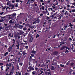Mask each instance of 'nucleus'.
Returning <instances> with one entry per match:
<instances>
[{
  "label": "nucleus",
  "instance_id": "ddd939ff",
  "mask_svg": "<svg viewBox=\"0 0 75 75\" xmlns=\"http://www.w3.org/2000/svg\"><path fill=\"white\" fill-rule=\"evenodd\" d=\"M70 74H73L74 75L75 74V73L73 71H70Z\"/></svg>",
  "mask_w": 75,
  "mask_h": 75
},
{
  "label": "nucleus",
  "instance_id": "6e6552de",
  "mask_svg": "<svg viewBox=\"0 0 75 75\" xmlns=\"http://www.w3.org/2000/svg\"><path fill=\"white\" fill-rule=\"evenodd\" d=\"M11 33L10 34H9L8 35V37H13V35L12 34L11 36Z\"/></svg>",
  "mask_w": 75,
  "mask_h": 75
},
{
  "label": "nucleus",
  "instance_id": "37998d69",
  "mask_svg": "<svg viewBox=\"0 0 75 75\" xmlns=\"http://www.w3.org/2000/svg\"><path fill=\"white\" fill-rule=\"evenodd\" d=\"M40 1L41 3H44V2L43 0H40Z\"/></svg>",
  "mask_w": 75,
  "mask_h": 75
},
{
  "label": "nucleus",
  "instance_id": "a211bd4d",
  "mask_svg": "<svg viewBox=\"0 0 75 75\" xmlns=\"http://www.w3.org/2000/svg\"><path fill=\"white\" fill-rule=\"evenodd\" d=\"M48 10H49V11H50L51 10L52 11H53V10H52V8H49L48 9Z\"/></svg>",
  "mask_w": 75,
  "mask_h": 75
},
{
  "label": "nucleus",
  "instance_id": "864d4df0",
  "mask_svg": "<svg viewBox=\"0 0 75 75\" xmlns=\"http://www.w3.org/2000/svg\"><path fill=\"white\" fill-rule=\"evenodd\" d=\"M59 56H57V57H56V59H59Z\"/></svg>",
  "mask_w": 75,
  "mask_h": 75
},
{
  "label": "nucleus",
  "instance_id": "b1692460",
  "mask_svg": "<svg viewBox=\"0 0 75 75\" xmlns=\"http://www.w3.org/2000/svg\"><path fill=\"white\" fill-rule=\"evenodd\" d=\"M4 21V19H2L0 20V22H1V23H2V22H3Z\"/></svg>",
  "mask_w": 75,
  "mask_h": 75
},
{
  "label": "nucleus",
  "instance_id": "4468645a",
  "mask_svg": "<svg viewBox=\"0 0 75 75\" xmlns=\"http://www.w3.org/2000/svg\"><path fill=\"white\" fill-rule=\"evenodd\" d=\"M31 53L33 54H36V51H35L34 50H32Z\"/></svg>",
  "mask_w": 75,
  "mask_h": 75
},
{
  "label": "nucleus",
  "instance_id": "4d7b16f0",
  "mask_svg": "<svg viewBox=\"0 0 75 75\" xmlns=\"http://www.w3.org/2000/svg\"><path fill=\"white\" fill-rule=\"evenodd\" d=\"M3 65V63H0V65Z\"/></svg>",
  "mask_w": 75,
  "mask_h": 75
},
{
  "label": "nucleus",
  "instance_id": "338daca9",
  "mask_svg": "<svg viewBox=\"0 0 75 75\" xmlns=\"http://www.w3.org/2000/svg\"><path fill=\"white\" fill-rule=\"evenodd\" d=\"M16 13H13V15L14 16H16Z\"/></svg>",
  "mask_w": 75,
  "mask_h": 75
},
{
  "label": "nucleus",
  "instance_id": "a878e982",
  "mask_svg": "<svg viewBox=\"0 0 75 75\" xmlns=\"http://www.w3.org/2000/svg\"><path fill=\"white\" fill-rule=\"evenodd\" d=\"M23 55H25V54H27V53H26L25 52H23Z\"/></svg>",
  "mask_w": 75,
  "mask_h": 75
},
{
  "label": "nucleus",
  "instance_id": "6ab92c4d",
  "mask_svg": "<svg viewBox=\"0 0 75 75\" xmlns=\"http://www.w3.org/2000/svg\"><path fill=\"white\" fill-rule=\"evenodd\" d=\"M69 26L70 27H72L73 26V25L71 24V23H70L69 24Z\"/></svg>",
  "mask_w": 75,
  "mask_h": 75
},
{
  "label": "nucleus",
  "instance_id": "49530a36",
  "mask_svg": "<svg viewBox=\"0 0 75 75\" xmlns=\"http://www.w3.org/2000/svg\"><path fill=\"white\" fill-rule=\"evenodd\" d=\"M13 44H15V40L14 39L13 40Z\"/></svg>",
  "mask_w": 75,
  "mask_h": 75
},
{
  "label": "nucleus",
  "instance_id": "1a4fd4ad",
  "mask_svg": "<svg viewBox=\"0 0 75 75\" xmlns=\"http://www.w3.org/2000/svg\"><path fill=\"white\" fill-rule=\"evenodd\" d=\"M31 1L30 0H28V2L26 4H29L31 3Z\"/></svg>",
  "mask_w": 75,
  "mask_h": 75
},
{
  "label": "nucleus",
  "instance_id": "412c9836",
  "mask_svg": "<svg viewBox=\"0 0 75 75\" xmlns=\"http://www.w3.org/2000/svg\"><path fill=\"white\" fill-rule=\"evenodd\" d=\"M51 69L52 70H54V69H55V68L54 67V66H52V67Z\"/></svg>",
  "mask_w": 75,
  "mask_h": 75
},
{
  "label": "nucleus",
  "instance_id": "3c124183",
  "mask_svg": "<svg viewBox=\"0 0 75 75\" xmlns=\"http://www.w3.org/2000/svg\"><path fill=\"white\" fill-rule=\"evenodd\" d=\"M16 75H18V74H19V72H17L16 71Z\"/></svg>",
  "mask_w": 75,
  "mask_h": 75
},
{
  "label": "nucleus",
  "instance_id": "f257e3e1",
  "mask_svg": "<svg viewBox=\"0 0 75 75\" xmlns=\"http://www.w3.org/2000/svg\"><path fill=\"white\" fill-rule=\"evenodd\" d=\"M9 20H10L9 21V23L10 24H14V23H15V20L14 19H12V17H9L8 18Z\"/></svg>",
  "mask_w": 75,
  "mask_h": 75
},
{
  "label": "nucleus",
  "instance_id": "603ef678",
  "mask_svg": "<svg viewBox=\"0 0 75 75\" xmlns=\"http://www.w3.org/2000/svg\"><path fill=\"white\" fill-rule=\"evenodd\" d=\"M11 67V63H9V67Z\"/></svg>",
  "mask_w": 75,
  "mask_h": 75
},
{
  "label": "nucleus",
  "instance_id": "79ce46f5",
  "mask_svg": "<svg viewBox=\"0 0 75 75\" xmlns=\"http://www.w3.org/2000/svg\"><path fill=\"white\" fill-rule=\"evenodd\" d=\"M38 68H37V67H35V71H37V70H38Z\"/></svg>",
  "mask_w": 75,
  "mask_h": 75
},
{
  "label": "nucleus",
  "instance_id": "7ed1b4c3",
  "mask_svg": "<svg viewBox=\"0 0 75 75\" xmlns=\"http://www.w3.org/2000/svg\"><path fill=\"white\" fill-rule=\"evenodd\" d=\"M24 25H19L18 27L19 28H20V29H22Z\"/></svg>",
  "mask_w": 75,
  "mask_h": 75
},
{
  "label": "nucleus",
  "instance_id": "6e6d98bb",
  "mask_svg": "<svg viewBox=\"0 0 75 75\" xmlns=\"http://www.w3.org/2000/svg\"><path fill=\"white\" fill-rule=\"evenodd\" d=\"M47 20H48V19H50V17L47 16Z\"/></svg>",
  "mask_w": 75,
  "mask_h": 75
},
{
  "label": "nucleus",
  "instance_id": "774afa93",
  "mask_svg": "<svg viewBox=\"0 0 75 75\" xmlns=\"http://www.w3.org/2000/svg\"><path fill=\"white\" fill-rule=\"evenodd\" d=\"M72 4L74 5V6H75V2L74 3H72Z\"/></svg>",
  "mask_w": 75,
  "mask_h": 75
},
{
  "label": "nucleus",
  "instance_id": "72a5a7b5",
  "mask_svg": "<svg viewBox=\"0 0 75 75\" xmlns=\"http://www.w3.org/2000/svg\"><path fill=\"white\" fill-rule=\"evenodd\" d=\"M70 64H71V66H73V65H74V63H70Z\"/></svg>",
  "mask_w": 75,
  "mask_h": 75
},
{
  "label": "nucleus",
  "instance_id": "423d86ee",
  "mask_svg": "<svg viewBox=\"0 0 75 75\" xmlns=\"http://www.w3.org/2000/svg\"><path fill=\"white\" fill-rule=\"evenodd\" d=\"M33 40V37H32L30 38L29 40V41L30 42H31Z\"/></svg>",
  "mask_w": 75,
  "mask_h": 75
},
{
  "label": "nucleus",
  "instance_id": "9d476101",
  "mask_svg": "<svg viewBox=\"0 0 75 75\" xmlns=\"http://www.w3.org/2000/svg\"><path fill=\"white\" fill-rule=\"evenodd\" d=\"M27 29V27L25 26L23 28V30L24 31H26Z\"/></svg>",
  "mask_w": 75,
  "mask_h": 75
},
{
  "label": "nucleus",
  "instance_id": "dca6fc26",
  "mask_svg": "<svg viewBox=\"0 0 75 75\" xmlns=\"http://www.w3.org/2000/svg\"><path fill=\"white\" fill-rule=\"evenodd\" d=\"M8 52H6L5 53L4 55V56H6V55H8Z\"/></svg>",
  "mask_w": 75,
  "mask_h": 75
},
{
  "label": "nucleus",
  "instance_id": "f3484780",
  "mask_svg": "<svg viewBox=\"0 0 75 75\" xmlns=\"http://www.w3.org/2000/svg\"><path fill=\"white\" fill-rule=\"evenodd\" d=\"M29 27H30V28H31V29H33V28H34V26H31L30 25Z\"/></svg>",
  "mask_w": 75,
  "mask_h": 75
},
{
  "label": "nucleus",
  "instance_id": "473e14b6",
  "mask_svg": "<svg viewBox=\"0 0 75 75\" xmlns=\"http://www.w3.org/2000/svg\"><path fill=\"white\" fill-rule=\"evenodd\" d=\"M12 67V70H13L14 69V67L12 65L11 66Z\"/></svg>",
  "mask_w": 75,
  "mask_h": 75
},
{
  "label": "nucleus",
  "instance_id": "20e7f679",
  "mask_svg": "<svg viewBox=\"0 0 75 75\" xmlns=\"http://www.w3.org/2000/svg\"><path fill=\"white\" fill-rule=\"evenodd\" d=\"M58 52L57 51H55L53 52V55H57L58 54Z\"/></svg>",
  "mask_w": 75,
  "mask_h": 75
},
{
  "label": "nucleus",
  "instance_id": "052dcab7",
  "mask_svg": "<svg viewBox=\"0 0 75 75\" xmlns=\"http://www.w3.org/2000/svg\"><path fill=\"white\" fill-rule=\"evenodd\" d=\"M15 7H18V5H17V4H16L15 5Z\"/></svg>",
  "mask_w": 75,
  "mask_h": 75
},
{
  "label": "nucleus",
  "instance_id": "cd10ccee",
  "mask_svg": "<svg viewBox=\"0 0 75 75\" xmlns=\"http://www.w3.org/2000/svg\"><path fill=\"white\" fill-rule=\"evenodd\" d=\"M32 67L31 66H29L28 67V69L30 70L31 69V68H32Z\"/></svg>",
  "mask_w": 75,
  "mask_h": 75
},
{
  "label": "nucleus",
  "instance_id": "13d9d810",
  "mask_svg": "<svg viewBox=\"0 0 75 75\" xmlns=\"http://www.w3.org/2000/svg\"><path fill=\"white\" fill-rule=\"evenodd\" d=\"M71 40V41H72V39H71V38H69V40Z\"/></svg>",
  "mask_w": 75,
  "mask_h": 75
},
{
  "label": "nucleus",
  "instance_id": "e433bc0d",
  "mask_svg": "<svg viewBox=\"0 0 75 75\" xmlns=\"http://www.w3.org/2000/svg\"><path fill=\"white\" fill-rule=\"evenodd\" d=\"M11 49H12V47H10L8 49V50H11Z\"/></svg>",
  "mask_w": 75,
  "mask_h": 75
},
{
  "label": "nucleus",
  "instance_id": "680f3d73",
  "mask_svg": "<svg viewBox=\"0 0 75 75\" xmlns=\"http://www.w3.org/2000/svg\"><path fill=\"white\" fill-rule=\"evenodd\" d=\"M72 12H75V9H73L72 10Z\"/></svg>",
  "mask_w": 75,
  "mask_h": 75
},
{
  "label": "nucleus",
  "instance_id": "f8f14e48",
  "mask_svg": "<svg viewBox=\"0 0 75 75\" xmlns=\"http://www.w3.org/2000/svg\"><path fill=\"white\" fill-rule=\"evenodd\" d=\"M35 22H36V23H40V20L38 19L36 21H35Z\"/></svg>",
  "mask_w": 75,
  "mask_h": 75
},
{
  "label": "nucleus",
  "instance_id": "4c0bfd02",
  "mask_svg": "<svg viewBox=\"0 0 75 75\" xmlns=\"http://www.w3.org/2000/svg\"><path fill=\"white\" fill-rule=\"evenodd\" d=\"M17 69H19V66L18 64L17 65Z\"/></svg>",
  "mask_w": 75,
  "mask_h": 75
},
{
  "label": "nucleus",
  "instance_id": "a19ab883",
  "mask_svg": "<svg viewBox=\"0 0 75 75\" xmlns=\"http://www.w3.org/2000/svg\"><path fill=\"white\" fill-rule=\"evenodd\" d=\"M25 48L26 49H28V46H25Z\"/></svg>",
  "mask_w": 75,
  "mask_h": 75
},
{
  "label": "nucleus",
  "instance_id": "c85d7f7f",
  "mask_svg": "<svg viewBox=\"0 0 75 75\" xmlns=\"http://www.w3.org/2000/svg\"><path fill=\"white\" fill-rule=\"evenodd\" d=\"M32 67L31 66H29L28 67V69L30 70L31 69V68H32Z\"/></svg>",
  "mask_w": 75,
  "mask_h": 75
},
{
  "label": "nucleus",
  "instance_id": "58836bf2",
  "mask_svg": "<svg viewBox=\"0 0 75 75\" xmlns=\"http://www.w3.org/2000/svg\"><path fill=\"white\" fill-rule=\"evenodd\" d=\"M53 62L54 64H55V59H53Z\"/></svg>",
  "mask_w": 75,
  "mask_h": 75
},
{
  "label": "nucleus",
  "instance_id": "f03ea898",
  "mask_svg": "<svg viewBox=\"0 0 75 75\" xmlns=\"http://www.w3.org/2000/svg\"><path fill=\"white\" fill-rule=\"evenodd\" d=\"M65 48H66V46H63L60 49V50H64Z\"/></svg>",
  "mask_w": 75,
  "mask_h": 75
},
{
  "label": "nucleus",
  "instance_id": "a18cd8bd",
  "mask_svg": "<svg viewBox=\"0 0 75 75\" xmlns=\"http://www.w3.org/2000/svg\"><path fill=\"white\" fill-rule=\"evenodd\" d=\"M31 55L32 57H34V54H32Z\"/></svg>",
  "mask_w": 75,
  "mask_h": 75
},
{
  "label": "nucleus",
  "instance_id": "aec40b11",
  "mask_svg": "<svg viewBox=\"0 0 75 75\" xmlns=\"http://www.w3.org/2000/svg\"><path fill=\"white\" fill-rule=\"evenodd\" d=\"M40 72H41V73H40V75H41V74H42V73H44V71H42V70H40Z\"/></svg>",
  "mask_w": 75,
  "mask_h": 75
},
{
  "label": "nucleus",
  "instance_id": "ea45409f",
  "mask_svg": "<svg viewBox=\"0 0 75 75\" xmlns=\"http://www.w3.org/2000/svg\"><path fill=\"white\" fill-rule=\"evenodd\" d=\"M0 17L1 18H5L6 17L4 16V17H2V16H0Z\"/></svg>",
  "mask_w": 75,
  "mask_h": 75
},
{
  "label": "nucleus",
  "instance_id": "f704fd0d",
  "mask_svg": "<svg viewBox=\"0 0 75 75\" xmlns=\"http://www.w3.org/2000/svg\"><path fill=\"white\" fill-rule=\"evenodd\" d=\"M60 66L61 67H64V65H62V64H60Z\"/></svg>",
  "mask_w": 75,
  "mask_h": 75
},
{
  "label": "nucleus",
  "instance_id": "5fc2aeb1",
  "mask_svg": "<svg viewBox=\"0 0 75 75\" xmlns=\"http://www.w3.org/2000/svg\"><path fill=\"white\" fill-rule=\"evenodd\" d=\"M36 22H35H35H33V24H36Z\"/></svg>",
  "mask_w": 75,
  "mask_h": 75
},
{
  "label": "nucleus",
  "instance_id": "39448f33",
  "mask_svg": "<svg viewBox=\"0 0 75 75\" xmlns=\"http://www.w3.org/2000/svg\"><path fill=\"white\" fill-rule=\"evenodd\" d=\"M41 6L42 10H44V6H42V5H40L39 6V7H40Z\"/></svg>",
  "mask_w": 75,
  "mask_h": 75
},
{
  "label": "nucleus",
  "instance_id": "c756f323",
  "mask_svg": "<svg viewBox=\"0 0 75 75\" xmlns=\"http://www.w3.org/2000/svg\"><path fill=\"white\" fill-rule=\"evenodd\" d=\"M69 63H70V62H69V61L66 64V65H69Z\"/></svg>",
  "mask_w": 75,
  "mask_h": 75
},
{
  "label": "nucleus",
  "instance_id": "0e129e2a",
  "mask_svg": "<svg viewBox=\"0 0 75 75\" xmlns=\"http://www.w3.org/2000/svg\"><path fill=\"white\" fill-rule=\"evenodd\" d=\"M67 13H68V11H66L65 13H64V14H65V15H66V14H67Z\"/></svg>",
  "mask_w": 75,
  "mask_h": 75
},
{
  "label": "nucleus",
  "instance_id": "2f4dec72",
  "mask_svg": "<svg viewBox=\"0 0 75 75\" xmlns=\"http://www.w3.org/2000/svg\"><path fill=\"white\" fill-rule=\"evenodd\" d=\"M38 37H39V35L37 34L36 36V38H37Z\"/></svg>",
  "mask_w": 75,
  "mask_h": 75
},
{
  "label": "nucleus",
  "instance_id": "c03bdc74",
  "mask_svg": "<svg viewBox=\"0 0 75 75\" xmlns=\"http://www.w3.org/2000/svg\"><path fill=\"white\" fill-rule=\"evenodd\" d=\"M16 46L17 47H20V45L18 44V45H16Z\"/></svg>",
  "mask_w": 75,
  "mask_h": 75
},
{
  "label": "nucleus",
  "instance_id": "09e8293b",
  "mask_svg": "<svg viewBox=\"0 0 75 75\" xmlns=\"http://www.w3.org/2000/svg\"><path fill=\"white\" fill-rule=\"evenodd\" d=\"M7 25H8L7 24H5L4 25H5V27H7Z\"/></svg>",
  "mask_w": 75,
  "mask_h": 75
},
{
  "label": "nucleus",
  "instance_id": "c9c22d12",
  "mask_svg": "<svg viewBox=\"0 0 75 75\" xmlns=\"http://www.w3.org/2000/svg\"><path fill=\"white\" fill-rule=\"evenodd\" d=\"M30 70H33V71H34V68L32 67V68H31Z\"/></svg>",
  "mask_w": 75,
  "mask_h": 75
},
{
  "label": "nucleus",
  "instance_id": "bf43d9fd",
  "mask_svg": "<svg viewBox=\"0 0 75 75\" xmlns=\"http://www.w3.org/2000/svg\"><path fill=\"white\" fill-rule=\"evenodd\" d=\"M0 29L1 30V29L2 30H3V29H4V28L1 27H0Z\"/></svg>",
  "mask_w": 75,
  "mask_h": 75
},
{
  "label": "nucleus",
  "instance_id": "2eb2a0df",
  "mask_svg": "<svg viewBox=\"0 0 75 75\" xmlns=\"http://www.w3.org/2000/svg\"><path fill=\"white\" fill-rule=\"evenodd\" d=\"M9 7H11L13 8H14V6L13 5H9Z\"/></svg>",
  "mask_w": 75,
  "mask_h": 75
},
{
  "label": "nucleus",
  "instance_id": "e2e57ef3",
  "mask_svg": "<svg viewBox=\"0 0 75 75\" xmlns=\"http://www.w3.org/2000/svg\"><path fill=\"white\" fill-rule=\"evenodd\" d=\"M69 52V51H68V50H67L65 52V53H66V52Z\"/></svg>",
  "mask_w": 75,
  "mask_h": 75
},
{
  "label": "nucleus",
  "instance_id": "393cba45",
  "mask_svg": "<svg viewBox=\"0 0 75 75\" xmlns=\"http://www.w3.org/2000/svg\"><path fill=\"white\" fill-rule=\"evenodd\" d=\"M19 65H20L21 66H22L23 65V63L22 62H21L19 63Z\"/></svg>",
  "mask_w": 75,
  "mask_h": 75
},
{
  "label": "nucleus",
  "instance_id": "8fccbe9b",
  "mask_svg": "<svg viewBox=\"0 0 75 75\" xmlns=\"http://www.w3.org/2000/svg\"><path fill=\"white\" fill-rule=\"evenodd\" d=\"M3 66L1 67V69H2L1 70L2 71H3Z\"/></svg>",
  "mask_w": 75,
  "mask_h": 75
},
{
  "label": "nucleus",
  "instance_id": "de8ad7c7",
  "mask_svg": "<svg viewBox=\"0 0 75 75\" xmlns=\"http://www.w3.org/2000/svg\"><path fill=\"white\" fill-rule=\"evenodd\" d=\"M25 75H30V74H28V73H25Z\"/></svg>",
  "mask_w": 75,
  "mask_h": 75
},
{
  "label": "nucleus",
  "instance_id": "69168bd1",
  "mask_svg": "<svg viewBox=\"0 0 75 75\" xmlns=\"http://www.w3.org/2000/svg\"><path fill=\"white\" fill-rule=\"evenodd\" d=\"M42 16H43V14L42 13L40 15V16L41 17Z\"/></svg>",
  "mask_w": 75,
  "mask_h": 75
},
{
  "label": "nucleus",
  "instance_id": "0eeeda50",
  "mask_svg": "<svg viewBox=\"0 0 75 75\" xmlns=\"http://www.w3.org/2000/svg\"><path fill=\"white\" fill-rule=\"evenodd\" d=\"M18 27V24H15V26H14V27L15 28H17V27Z\"/></svg>",
  "mask_w": 75,
  "mask_h": 75
},
{
  "label": "nucleus",
  "instance_id": "bb28decb",
  "mask_svg": "<svg viewBox=\"0 0 75 75\" xmlns=\"http://www.w3.org/2000/svg\"><path fill=\"white\" fill-rule=\"evenodd\" d=\"M23 15V13H21L19 15V17H21Z\"/></svg>",
  "mask_w": 75,
  "mask_h": 75
},
{
  "label": "nucleus",
  "instance_id": "9b49d317",
  "mask_svg": "<svg viewBox=\"0 0 75 75\" xmlns=\"http://www.w3.org/2000/svg\"><path fill=\"white\" fill-rule=\"evenodd\" d=\"M18 31H20V33L21 34H23L24 33V32H23L22 31H21L20 30H19Z\"/></svg>",
  "mask_w": 75,
  "mask_h": 75
},
{
  "label": "nucleus",
  "instance_id": "5701e85b",
  "mask_svg": "<svg viewBox=\"0 0 75 75\" xmlns=\"http://www.w3.org/2000/svg\"><path fill=\"white\" fill-rule=\"evenodd\" d=\"M32 74H33V75H35V71H33L32 72Z\"/></svg>",
  "mask_w": 75,
  "mask_h": 75
},
{
  "label": "nucleus",
  "instance_id": "4be33fe9",
  "mask_svg": "<svg viewBox=\"0 0 75 75\" xmlns=\"http://www.w3.org/2000/svg\"><path fill=\"white\" fill-rule=\"evenodd\" d=\"M9 74V75H13V72L12 71H10Z\"/></svg>",
  "mask_w": 75,
  "mask_h": 75
},
{
  "label": "nucleus",
  "instance_id": "7c9ffc66",
  "mask_svg": "<svg viewBox=\"0 0 75 75\" xmlns=\"http://www.w3.org/2000/svg\"><path fill=\"white\" fill-rule=\"evenodd\" d=\"M14 36L15 38H17V37H18V35H16Z\"/></svg>",
  "mask_w": 75,
  "mask_h": 75
}]
</instances>
